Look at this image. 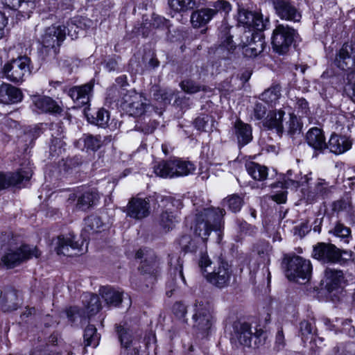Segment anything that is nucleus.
<instances>
[{"instance_id":"24","label":"nucleus","mask_w":355,"mask_h":355,"mask_svg":"<svg viewBox=\"0 0 355 355\" xmlns=\"http://www.w3.org/2000/svg\"><path fill=\"white\" fill-rule=\"evenodd\" d=\"M93 87L94 83L90 81L83 85L71 88L68 92V95L78 106H83L89 102Z\"/></svg>"},{"instance_id":"23","label":"nucleus","mask_w":355,"mask_h":355,"mask_svg":"<svg viewBox=\"0 0 355 355\" xmlns=\"http://www.w3.org/2000/svg\"><path fill=\"white\" fill-rule=\"evenodd\" d=\"M23 93L21 89L11 84L3 83L0 85V103L11 105L20 103L23 100Z\"/></svg>"},{"instance_id":"27","label":"nucleus","mask_w":355,"mask_h":355,"mask_svg":"<svg viewBox=\"0 0 355 355\" xmlns=\"http://www.w3.org/2000/svg\"><path fill=\"white\" fill-rule=\"evenodd\" d=\"M352 141L348 137L332 134L327 143V148L336 155H340L349 150L352 148Z\"/></svg>"},{"instance_id":"4","label":"nucleus","mask_w":355,"mask_h":355,"mask_svg":"<svg viewBox=\"0 0 355 355\" xmlns=\"http://www.w3.org/2000/svg\"><path fill=\"white\" fill-rule=\"evenodd\" d=\"M312 256L322 263L345 264L352 259V252L340 250L330 243L320 242L313 246Z\"/></svg>"},{"instance_id":"6","label":"nucleus","mask_w":355,"mask_h":355,"mask_svg":"<svg viewBox=\"0 0 355 355\" xmlns=\"http://www.w3.org/2000/svg\"><path fill=\"white\" fill-rule=\"evenodd\" d=\"M266 332L262 329H257L253 334L251 325L244 321L236 320L232 324L231 341L245 347H250L252 339L255 338L254 344H260L266 338Z\"/></svg>"},{"instance_id":"33","label":"nucleus","mask_w":355,"mask_h":355,"mask_svg":"<svg viewBox=\"0 0 355 355\" xmlns=\"http://www.w3.org/2000/svg\"><path fill=\"white\" fill-rule=\"evenodd\" d=\"M6 7L28 15L35 8L39 0H1Z\"/></svg>"},{"instance_id":"58","label":"nucleus","mask_w":355,"mask_h":355,"mask_svg":"<svg viewBox=\"0 0 355 355\" xmlns=\"http://www.w3.org/2000/svg\"><path fill=\"white\" fill-rule=\"evenodd\" d=\"M158 124V122L155 120L150 119L148 123L145 122L144 124H137L135 128L145 134H150L157 128Z\"/></svg>"},{"instance_id":"31","label":"nucleus","mask_w":355,"mask_h":355,"mask_svg":"<svg viewBox=\"0 0 355 355\" xmlns=\"http://www.w3.org/2000/svg\"><path fill=\"white\" fill-rule=\"evenodd\" d=\"M306 141L315 151L322 152L327 148V143L323 131L318 128H311L306 135Z\"/></svg>"},{"instance_id":"45","label":"nucleus","mask_w":355,"mask_h":355,"mask_svg":"<svg viewBox=\"0 0 355 355\" xmlns=\"http://www.w3.org/2000/svg\"><path fill=\"white\" fill-rule=\"evenodd\" d=\"M104 140H102L101 135H84L80 139L84 144L85 147L87 150L96 151L100 148L102 144L105 142L107 137H104Z\"/></svg>"},{"instance_id":"20","label":"nucleus","mask_w":355,"mask_h":355,"mask_svg":"<svg viewBox=\"0 0 355 355\" xmlns=\"http://www.w3.org/2000/svg\"><path fill=\"white\" fill-rule=\"evenodd\" d=\"M32 175L31 167L20 168L17 172L7 175L0 173V190L10 186H19L24 181H28Z\"/></svg>"},{"instance_id":"59","label":"nucleus","mask_w":355,"mask_h":355,"mask_svg":"<svg viewBox=\"0 0 355 355\" xmlns=\"http://www.w3.org/2000/svg\"><path fill=\"white\" fill-rule=\"evenodd\" d=\"M120 355H139L141 349L140 342L139 340H131L130 347L122 348Z\"/></svg>"},{"instance_id":"11","label":"nucleus","mask_w":355,"mask_h":355,"mask_svg":"<svg viewBox=\"0 0 355 355\" xmlns=\"http://www.w3.org/2000/svg\"><path fill=\"white\" fill-rule=\"evenodd\" d=\"M312 266L309 260L300 256H293L287 261L286 276L289 280L308 281L311 275Z\"/></svg>"},{"instance_id":"60","label":"nucleus","mask_w":355,"mask_h":355,"mask_svg":"<svg viewBox=\"0 0 355 355\" xmlns=\"http://www.w3.org/2000/svg\"><path fill=\"white\" fill-rule=\"evenodd\" d=\"M291 171H288L287 172V175H288L287 179H285L284 180V182H278L276 184H272L271 185L272 188H275V187H278L288 188L291 186H293L295 187H298L300 184V182L298 180L291 179L289 178V175H291Z\"/></svg>"},{"instance_id":"49","label":"nucleus","mask_w":355,"mask_h":355,"mask_svg":"<svg viewBox=\"0 0 355 355\" xmlns=\"http://www.w3.org/2000/svg\"><path fill=\"white\" fill-rule=\"evenodd\" d=\"M180 87L186 93L193 94L200 91H206V87L201 85L191 79H186L180 83Z\"/></svg>"},{"instance_id":"8","label":"nucleus","mask_w":355,"mask_h":355,"mask_svg":"<svg viewBox=\"0 0 355 355\" xmlns=\"http://www.w3.org/2000/svg\"><path fill=\"white\" fill-rule=\"evenodd\" d=\"M41 252L36 246L22 245L19 248L8 249L2 256L1 261L7 268H12L28 259L39 258Z\"/></svg>"},{"instance_id":"18","label":"nucleus","mask_w":355,"mask_h":355,"mask_svg":"<svg viewBox=\"0 0 355 355\" xmlns=\"http://www.w3.org/2000/svg\"><path fill=\"white\" fill-rule=\"evenodd\" d=\"M275 13L282 19L299 21L302 17L300 12L291 0H271Z\"/></svg>"},{"instance_id":"19","label":"nucleus","mask_w":355,"mask_h":355,"mask_svg":"<svg viewBox=\"0 0 355 355\" xmlns=\"http://www.w3.org/2000/svg\"><path fill=\"white\" fill-rule=\"evenodd\" d=\"M66 37L65 28L60 25H53L46 28L42 37L45 48L59 47Z\"/></svg>"},{"instance_id":"35","label":"nucleus","mask_w":355,"mask_h":355,"mask_svg":"<svg viewBox=\"0 0 355 355\" xmlns=\"http://www.w3.org/2000/svg\"><path fill=\"white\" fill-rule=\"evenodd\" d=\"M103 227V223L100 217L95 215H91L85 219V227L83 230L82 235L83 239L86 240V237L90 235L101 232Z\"/></svg>"},{"instance_id":"55","label":"nucleus","mask_w":355,"mask_h":355,"mask_svg":"<svg viewBox=\"0 0 355 355\" xmlns=\"http://www.w3.org/2000/svg\"><path fill=\"white\" fill-rule=\"evenodd\" d=\"M295 110L299 116H307L310 112L309 103L304 98H297Z\"/></svg>"},{"instance_id":"50","label":"nucleus","mask_w":355,"mask_h":355,"mask_svg":"<svg viewBox=\"0 0 355 355\" xmlns=\"http://www.w3.org/2000/svg\"><path fill=\"white\" fill-rule=\"evenodd\" d=\"M213 118L207 114H202L194 121V125L198 130L209 131L213 126Z\"/></svg>"},{"instance_id":"43","label":"nucleus","mask_w":355,"mask_h":355,"mask_svg":"<svg viewBox=\"0 0 355 355\" xmlns=\"http://www.w3.org/2000/svg\"><path fill=\"white\" fill-rule=\"evenodd\" d=\"M85 347H96L98 346L100 340V336L97 333L96 328L92 324H89L85 329L84 335Z\"/></svg>"},{"instance_id":"52","label":"nucleus","mask_w":355,"mask_h":355,"mask_svg":"<svg viewBox=\"0 0 355 355\" xmlns=\"http://www.w3.org/2000/svg\"><path fill=\"white\" fill-rule=\"evenodd\" d=\"M314 322L304 320L300 324V334L303 340L309 338L311 339L314 336H316L315 330L314 328Z\"/></svg>"},{"instance_id":"51","label":"nucleus","mask_w":355,"mask_h":355,"mask_svg":"<svg viewBox=\"0 0 355 355\" xmlns=\"http://www.w3.org/2000/svg\"><path fill=\"white\" fill-rule=\"evenodd\" d=\"M116 331L122 348L130 347L131 345V340H138L137 339L132 338V334L130 329H125L122 326H117Z\"/></svg>"},{"instance_id":"32","label":"nucleus","mask_w":355,"mask_h":355,"mask_svg":"<svg viewBox=\"0 0 355 355\" xmlns=\"http://www.w3.org/2000/svg\"><path fill=\"white\" fill-rule=\"evenodd\" d=\"M325 275V287L329 292L340 288L345 284L343 272L340 270L327 268Z\"/></svg>"},{"instance_id":"1","label":"nucleus","mask_w":355,"mask_h":355,"mask_svg":"<svg viewBox=\"0 0 355 355\" xmlns=\"http://www.w3.org/2000/svg\"><path fill=\"white\" fill-rule=\"evenodd\" d=\"M225 211L220 208H207L196 214L193 227L195 234L206 241L212 231L217 236L216 242L222 239L221 227Z\"/></svg>"},{"instance_id":"7","label":"nucleus","mask_w":355,"mask_h":355,"mask_svg":"<svg viewBox=\"0 0 355 355\" xmlns=\"http://www.w3.org/2000/svg\"><path fill=\"white\" fill-rule=\"evenodd\" d=\"M31 59L28 56H18L4 64L3 72L8 80L20 84L31 73Z\"/></svg>"},{"instance_id":"3","label":"nucleus","mask_w":355,"mask_h":355,"mask_svg":"<svg viewBox=\"0 0 355 355\" xmlns=\"http://www.w3.org/2000/svg\"><path fill=\"white\" fill-rule=\"evenodd\" d=\"M211 264V261L207 253H202L198 261L199 267L203 272L207 282L214 286L222 288L227 286L232 276V270L229 263L218 258L216 265L212 272H208L207 268Z\"/></svg>"},{"instance_id":"29","label":"nucleus","mask_w":355,"mask_h":355,"mask_svg":"<svg viewBox=\"0 0 355 355\" xmlns=\"http://www.w3.org/2000/svg\"><path fill=\"white\" fill-rule=\"evenodd\" d=\"M285 112L282 109L270 111L263 121V125L268 130H275L277 133L282 134L284 132L283 118Z\"/></svg>"},{"instance_id":"41","label":"nucleus","mask_w":355,"mask_h":355,"mask_svg":"<svg viewBox=\"0 0 355 355\" xmlns=\"http://www.w3.org/2000/svg\"><path fill=\"white\" fill-rule=\"evenodd\" d=\"M248 174L256 180L263 181L267 178L268 168L255 162H250L246 165Z\"/></svg>"},{"instance_id":"28","label":"nucleus","mask_w":355,"mask_h":355,"mask_svg":"<svg viewBox=\"0 0 355 355\" xmlns=\"http://www.w3.org/2000/svg\"><path fill=\"white\" fill-rule=\"evenodd\" d=\"M233 133L235 135L240 147L249 144L252 139V128L250 125L237 119L233 126Z\"/></svg>"},{"instance_id":"17","label":"nucleus","mask_w":355,"mask_h":355,"mask_svg":"<svg viewBox=\"0 0 355 355\" xmlns=\"http://www.w3.org/2000/svg\"><path fill=\"white\" fill-rule=\"evenodd\" d=\"M148 106L147 100L141 94L132 92L126 95L123 103V109L131 116H141Z\"/></svg>"},{"instance_id":"5","label":"nucleus","mask_w":355,"mask_h":355,"mask_svg":"<svg viewBox=\"0 0 355 355\" xmlns=\"http://www.w3.org/2000/svg\"><path fill=\"white\" fill-rule=\"evenodd\" d=\"M155 173L161 178L186 176L193 173L196 166L190 161L174 157L162 160L153 166Z\"/></svg>"},{"instance_id":"14","label":"nucleus","mask_w":355,"mask_h":355,"mask_svg":"<svg viewBox=\"0 0 355 355\" xmlns=\"http://www.w3.org/2000/svg\"><path fill=\"white\" fill-rule=\"evenodd\" d=\"M230 29L231 28L225 24L219 28V44L216 49L215 53L221 59H230L236 49Z\"/></svg>"},{"instance_id":"62","label":"nucleus","mask_w":355,"mask_h":355,"mask_svg":"<svg viewBox=\"0 0 355 355\" xmlns=\"http://www.w3.org/2000/svg\"><path fill=\"white\" fill-rule=\"evenodd\" d=\"M242 49L243 55L249 58L257 57L259 54V49H253L247 44H243L241 42L238 45Z\"/></svg>"},{"instance_id":"39","label":"nucleus","mask_w":355,"mask_h":355,"mask_svg":"<svg viewBox=\"0 0 355 355\" xmlns=\"http://www.w3.org/2000/svg\"><path fill=\"white\" fill-rule=\"evenodd\" d=\"M178 222L177 216L173 214L170 207L163 211L159 216V224L165 232L171 230Z\"/></svg>"},{"instance_id":"38","label":"nucleus","mask_w":355,"mask_h":355,"mask_svg":"<svg viewBox=\"0 0 355 355\" xmlns=\"http://www.w3.org/2000/svg\"><path fill=\"white\" fill-rule=\"evenodd\" d=\"M331 208L332 212L336 213L337 214L341 212L352 214L354 212L352 198L348 195L334 201L331 203Z\"/></svg>"},{"instance_id":"13","label":"nucleus","mask_w":355,"mask_h":355,"mask_svg":"<svg viewBox=\"0 0 355 355\" xmlns=\"http://www.w3.org/2000/svg\"><path fill=\"white\" fill-rule=\"evenodd\" d=\"M192 318L193 329L202 335L206 334L214 322V317L209 304L202 301H196L194 304V314Z\"/></svg>"},{"instance_id":"63","label":"nucleus","mask_w":355,"mask_h":355,"mask_svg":"<svg viewBox=\"0 0 355 355\" xmlns=\"http://www.w3.org/2000/svg\"><path fill=\"white\" fill-rule=\"evenodd\" d=\"M173 311L175 315L179 319H184L187 313V306L181 302H177L173 306Z\"/></svg>"},{"instance_id":"44","label":"nucleus","mask_w":355,"mask_h":355,"mask_svg":"<svg viewBox=\"0 0 355 355\" xmlns=\"http://www.w3.org/2000/svg\"><path fill=\"white\" fill-rule=\"evenodd\" d=\"M88 121L93 124H95L101 128H106L107 126L108 121L110 120L109 112L104 109H98L91 117L87 114Z\"/></svg>"},{"instance_id":"21","label":"nucleus","mask_w":355,"mask_h":355,"mask_svg":"<svg viewBox=\"0 0 355 355\" xmlns=\"http://www.w3.org/2000/svg\"><path fill=\"white\" fill-rule=\"evenodd\" d=\"M52 245L54 246V249L58 254H63L68 257L73 255L71 251L78 250L80 248L79 243L74 241V236L71 234L58 236L53 239Z\"/></svg>"},{"instance_id":"40","label":"nucleus","mask_w":355,"mask_h":355,"mask_svg":"<svg viewBox=\"0 0 355 355\" xmlns=\"http://www.w3.org/2000/svg\"><path fill=\"white\" fill-rule=\"evenodd\" d=\"M331 193V187L324 180H318L315 187L308 194V198L315 200L318 198H324Z\"/></svg>"},{"instance_id":"10","label":"nucleus","mask_w":355,"mask_h":355,"mask_svg":"<svg viewBox=\"0 0 355 355\" xmlns=\"http://www.w3.org/2000/svg\"><path fill=\"white\" fill-rule=\"evenodd\" d=\"M84 310L77 306H71L67 311V316L69 321L73 322L78 318H87L96 314L101 308V302L97 295L85 293L81 296Z\"/></svg>"},{"instance_id":"26","label":"nucleus","mask_w":355,"mask_h":355,"mask_svg":"<svg viewBox=\"0 0 355 355\" xmlns=\"http://www.w3.org/2000/svg\"><path fill=\"white\" fill-rule=\"evenodd\" d=\"M31 100L35 108L42 112L60 114L62 112L57 102L49 96H33Z\"/></svg>"},{"instance_id":"22","label":"nucleus","mask_w":355,"mask_h":355,"mask_svg":"<svg viewBox=\"0 0 355 355\" xmlns=\"http://www.w3.org/2000/svg\"><path fill=\"white\" fill-rule=\"evenodd\" d=\"M171 270H173L174 275L173 281L174 282H168L167 284L168 290L166 291V295L168 297H171L173 295V292L175 291L176 287L179 286L180 283L185 284L186 281L183 275V261L180 257H172L170 260Z\"/></svg>"},{"instance_id":"53","label":"nucleus","mask_w":355,"mask_h":355,"mask_svg":"<svg viewBox=\"0 0 355 355\" xmlns=\"http://www.w3.org/2000/svg\"><path fill=\"white\" fill-rule=\"evenodd\" d=\"M179 245L184 252H194L197 250V243L190 235H183L179 240Z\"/></svg>"},{"instance_id":"46","label":"nucleus","mask_w":355,"mask_h":355,"mask_svg":"<svg viewBox=\"0 0 355 355\" xmlns=\"http://www.w3.org/2000/svg\"><path fill=\"white\" fill-rule=\"evenodd\" d=\"M169 7L175 12H184L197 7L196 0H168Z\"/></svg>"},{"instance_id":"15","label":"nucleus","mask_w":355,"mask_h":355,"mask_svg":"<svg viewBox=\"0 0 355 355\" xmlns=\"http://www.w3.org/2000/svg\"><path fill=\"white\" fill-rule=\"evenodd\" d=\"M238 22L248 30L262 31L268 24V18L263 19L262 14L253 12L245 9H240L238 13Z\"/></svg>"},{"instance_id":"12","label":"nucleus","mask_w":355,"mask_h":355,"mask_svg":"<svg viewBox=\"0 0 355 355\" xmlns=\"http://www.w3.org/2000/svg\"><path fill=\"white\" fill-rule=\"evenodd\" d=\"M231 9V4L228 1L218 0L213 3V8H202L193 12L191 15V22L195 28H199L209 23L218 11L227 13Z\"/></svg>"},{"instance_id":"25","label":"nucleus","mask_w":355,"mask_h":355,"mask_svg":"<svg viewBox=\"0 0 355 355\" xmlns=\"http://www.w3.org/2000/svg\"><path fill=\"white\" fill-rule=\"evenodd\" d=\"M150 214L149 202L142 198H132L128 202L127 215L131 218L140 220L147 217Z\"/></svg>"},{"instance_id":"34","label":"nucleus","mask_w":355,"mask_h":355,"mask_svg":"<svg viewBox=\"0 0 355 355\" xmlns=\"http://www.w3.org/2000/svg\"><path fill=\"white\" fill-rule=\"evenodd\" d=\"M99 293L106 304L109 306H118L122 302L123 291L111 286H102Z\"/></svg>"},{"instance_id":"36","label":"nucleus","mask_w":355,"mask_h":355,"mask_svg":"<svg viewBox=\"0 0 355 355\" xmlns=\"http://www.w3.org/2000/svg\"><path fill=\"white\" fill-rule=\"evenodd\" d=\"M99 200V194L95 190H89L82 193L77 200L76 207L82 211H86L95 206Z\"/></svg>"},{"instance_id":"2","label":"nucleus","mask_w":355,"mask_h":355,"mask_svg":"<svg viewBox=\"0 0 355 355\" xmlns=\"http://www.w3.org/2000/svg\"><path fill=\"white\" fill-rule=\"evenodd\" d=\"M135 257L141 260L138 268L141 275L139 278V281L146 279V282L145 285L143 286L138 284L136 279H132L131 283L141 288H143L144 286L148 288L149 286L154 284L156 279L160 276V263L154 252L147 248L139 249L136 252Z\"/></svg>"},{"instance_id":"61","label":"nucleus","mask_w":355,"mask_h":355,"mask_svg":"<svg viewBox=\"0 0 355 355\" xmlns=\"http://www.w3.org/2000/svg\"><path fill=\"white\" fill-rule=\"evenodd\" d=\"M62 27L65 28V31L67 30V34L71 39H76L78 37V33L80 32V29L78 25L73 21V19H71L67 23V26H62Z\"/></svg>"},{"instance_id":"9","label":"nucleus","mask_w":355,"mask_h":355,"mask_svg":"<svg viewBox=\"0 0 355 355\" xmlns=\"http://www.w3.org/2000/svg\"><path fill=\"white\" fill-rule=\"evenodd\" d=\"M296 30L288 25H276L272 35V46L274 51L283 55L286 53L297 36Z\"/></svg>"},{"instance_id":"56","label":"nucleus","mask_w":355,"mask_h":355,"mask_svg":"<svg viewBox=\"0 0 355 355\" xmlns=\"http://www.w3.org/2000/svg\"><path fill=\"white\" fill-rule=\"evenodd\" d=\"M267 108L261 103H257L254 105L252 112L251 114V119L255 121H260L264 118L266 114Z\"/></svg>"},{"instance_id":"54","label":"nucleus","mask_w":355,"mask_h":355,"mask_svg":"<svg viewBox=\"0 0 355 355\" xmlns=\"http://www.w3.org/2000/svg\"><path fill=\"white\" fill-rule=\"evenodd\" d=\"M287 132L289 135H294L300 132L302 128V124L300 122L299 118L293 113L290 114L289 121L286 122Z\"/></svg>"},{"instance_id":"64","label":"nucleus","mask_w":355,"mask_h":355,"mask_svg":"<svg viewBox=\"0 0 355 355\" xmlns=\"http://www.w3.org/2000/svg\"><path fill=\"white\" fill-rule=\"evenodd\" d=\"M347 79L348 85L352 90L349 94L351 99L355 103V70L352 71L347 74Z\"/></svg>"},{"instance_id":"37","label":"nucleus","mask_w":355,"mask_h":355,"mask_svg":"<svg viewBox=\"0 0 355 355\" xmlns=\"http://www.w3.org/2000/svg\"><path fill=\"white\" fill-rule=\"evenodd\" d=\"M243 44H247L252 48L259 49V53L264 49V41L263 38L257 33H254L252 30L245 31L241 37Z\"/></svg>"},{"instance_id":"57","label":"nucleus","mask_w":355,"mask_h":355,"mask_svg":"<svg viewBox=\"0 0 355 355\" xmlns=\"http://www.w3.org/2000/svg\"><path fill=\"white\" fill-rule=\"evenodd\" d=\"M153 98L164 105L169 104L172 99V93L164 89H156L153 94Z\"/></svg>"},{"instance_id":"42","label":"nucleus","mask_w":355,"mask_h":355,"mask_svg":"<svg viewBox=\"0 0 355 355\" xmlns=\"http://www.w3.org/2000/svg\"><path fill=\"white\" fill-rule=\"evenodd\" d=\"M244 203L243 198L239 194H232L223 200L222 205L234 213L239 212Z\"/></svg>"},{"instance_id":"48","label":"nucleus","mask_w":355,"mask_h":355,"mask_svg":"<svg viewBox=\"0 0 355 355\" xmlns=\"http://www.w3.org/2000/svg\"><path fill=\"white\" fill-rule=\"evenodd\" d=\"M279 85H275L265 90L261 95V99L267 103H275L281 96Z\"/></svg>"},{"instance_id":"30","label":"nucleus","mask_w":355,"mask_h":355,"mask_svg":"<svg viewBox=\"0 0 355 355\" xmlns=\"http://www.w3.org/2000/svg\"><path fill=\"white\" fill-rule=\"evenodd\" d=\"M0 303L4 311L16 310L19 304L17 291L12 287H6L1 291Z\"/></svg>"},{"instance_id":"47","label":"nucleus","mask_w":355,"mask_h":355,"mask_svg":"<svg viewBox=\"0 0 355 355\" xmlns=\"http://www.w3.org/2000/svg\"><path fill=\"white\" fill-rule=\"evenodd\" d=\"M329 233L339 238L345 243H348L352 237L350 228L340 222L336 223L334 227L329 230Z\"/></svg>"},{"instance_id":"16","label":"nucleus","mask_w":355,"mask_h":355,"mask_svg":"<svg viewBox=\"0 0 355 355\" xmlns=\"http://www.w3.org/2000/svg\"><path fill=\"white\" fill-rule=\"evenodd\" d=\"M334 64L342 70L352 69L355 64V43H344L336 55Z\"/></svg>"}]
</instances>
